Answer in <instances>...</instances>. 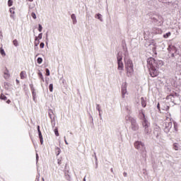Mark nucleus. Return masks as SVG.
<instances>
[{
	"label": "nucleus",
	"instance_id": "1",
	"mask_svg": "<svg viewBox=\"0 0 181 181\" xmlns=\"http://www.w3.org/2000/svg\"><path fill=\"white\" fill-rule=\"evenodd\" d=\"M163 66L162 60L155 59L150 57L147 59V66L149 70V74L152 77H156L159 75V69Z\"/></svg>",
	"mask_w": 181,
	"mask_h": 181
},
{
	"label": "nucleus",
	"instance_id": "2",
	"mask_svg": "<svg viewBox=\"0 0 181 181\" xmlns=\"http://www.w3.org/2000/svg\"><path fill=\"white\" fill-rule=\"evenodd\" d=\"M123 50L124 52V64L127 72V76L128 77H132V76L134 74V63L132 62V59L128 57V49L127 47L124 46Z\"/></svg>",
	"mask_w": 181,
	"mask_h": 181
},
{
	"label": "nucleus",
	"instance_id": "3",
	"mask_svg": "<svg viewBox=\"0 0 181 181\" xmlns=\"http://www.w3.org/2000/svg\"><path fill=\"white\" fill-rule=\"evenodd\" d=\"M173 126L174 127L173 128L172 122H165L163 124L164 132H165V134H169V132H172L173 129H175V131H177V123L174 122Z\"/></svg>",
	"mask_w": 181,
	"mask_h": 181
},
{
	"label": "nucleus",
	"instance_id": "4",
	"mask_svg": "<svg viewBox=\"0 0 181 181\" xmlns=\"http://www.w3.org/2000/svg\"><path fill=\"white\" fill-rule=\"evenodd\" d=\"M134 148H136L138 151H140L144 155H146V147L145 146V144L141 141H136L134 142Z\"/></svg>",
	"mask_w": 181,
	"mask_h": 181
},
{
	"label": "nucleus",
	"instance_id": "5",
	"mask_svg": "<svg viewBox=\"0 0 181 181\" xmlns=\"http://www.w3.org/2000/svg\"><path fill=\"white\" fill-rule=\"evenodd\" d=\"M117 70H119V74L122 73V71L124 70V63H122V52H118L117 55Z\"/></svg>",
	"mask_w": 181,
	"mask_h": 181
},
{
	"label": "nucleus",
	"instance_id": "6",
	"mask_svg": "<svg viewBox=\"0 0 181 181\" xmlns=\"http://www.w3.org/2000/svg\"><path fill=\"white\" fill-rule=\"evenodd\" d=\"M142 127L144 128V134L147 136H149V135L152 134V129H151V123L149 122H147V123H144L142 124Z\"/></svg>",
	"mask_w": 181,
	"mask_h": 181
},
{
	"label": "nucleus",
	"instance_id": "7",
	"mask_svg": "<svg viewBox=\"0 0 181 181\" xmlns=\"http://www.w3.org/2000/svg\"><path fill=\"white\" fill-rule=\"evenodd\" d=\"M139 119L141 120V124H145V123H147V122H149V121H148V119H146V117L145 116V113H144V111L143 110H140L139 112Z\"/></svg>",
	"mask_w": 181,
	"mask_h": 181
},
{
	"label": "nucleus",
	"instance_id": "8",
	"mask_svg": "<svg viewBox=\"0 0 181 181\" xmlns=\"http://www.w3.org/2000/svg\"><path fill=\"white\" fill-rule=\"evenodd\" d=\"M159 2L164 4L165 6L169 8V6H173L175 4V0H158Z\"/></svg>",
	"mask_w": 181,
	"mask_h": 181
},
{
	"label": "nucleus",
	"instance_id": "9",
	"mask_svg": "<svg viewBox=\"0 0 181 181\" xmlns=\"http://www.w3.org/2000/svg\"><path fill=\"white\" fill-rule=\"evenodd\" d=\"M168 50L171 54L172 57H175V53H177V49L174 45H169Z\"/></svg>",
	"mask_w": 181,
	"mask_h": 181
},
{
	"label": "nucleus",
	"instance_id": "10",
	"mask_svg": "<svg viewBox=\"0 0 181 181\" xmlns=\"http://www.w3.org/2000/svg\"><path fill=\"white\" fill-rule=\"evenodd\" d=\"M162 130L160 129V127L158 125H156L154 127V130H153V135L156 136V137L158 139L160 136V132Z\"/></svg>",
	"mask_w": 181,
	"mask_h": 181
},
{
	"label": "nucleus",
	"instance_id": "11",
	"mask_svg": "<svg viewBox=\"0 0 181 181\" xmlns=\"http://www.w3.org/2000/svg\"><path fill=\"white\" fill-rule=\"evenodd\" d=\"M131 129L132 131L136 132L138 129H139V124L136 123V119L134 120H132V122L131 123Z\"/></svg>",
	"mask_w": 181,
	"mask_h": 181
},
{
	"label": "nucleus",
	"instance_id": "12",
	"mask_svg": "<svg viewBox=\"0 0 181 181\" xmlns=\"http://www.w3.org/2000/svg\"><path fill=\"white\" fill-rule=\"evenodd\" d=\"M125 94H128V91L127 90V83H124L122 86V98H125Z\"/></svg>",
	"mask_w": 181,
	"mask_h": 181
},
{
	"label": "nucleus",
	"instance_id": "13",
	"mask_svg": "<svg viewBox=\"0 0 181 181\" xmlns=\"http://www.w3.org/2000/svg\"><path fill=\"white\" fill-rule=\"evenodd\" d=\"M175 98H176V95H169L166 97V100L170 101L173 104H175Z\"/></svg>",
	"mask_w": 181,
	"mask_h": 181
},
{
	"label": "nucleus",
	"instance_id": "14",
	"mask_svg": "<svg viewBox=\"0 0 181 181\" xmlns=\"http://www.w3.org/2000/svg\"><path fill=\"white\" fill-rule=\"evenodd\" d=\"M161 110L163 111H169V105L165 103L163 104L161 106Z\"/></svg>",
	"mask_w": 181,
	"mask_h": 181
},
{
	"label": "nucleus",
	"instance_id": "15",
	"mask_svg": "<svg viewBox=\"0 0 181 181\" xmlns=\"http://www.w3.org/2000/svg\"><path fill=\"white\" fill-rule=\"evenodd\" d=\"M71 18L72 19L73 24L76 25V23H77V18L76 17V14H71Z\"/></svg>",
	"mask_w": 181,
	"mask_h": 181
},
{
	"label": "nucleus",
	"instance_id": "16",
	"mask_svg": "<svg viewBox=\"0 0 181 181\" xmlns=\"http://www.w3.org/2000/svg\"><path fill=\"white\" fill-rule=\"evenodd\" d=\"M125 119H126V121H129V122L132 123V121H134V119H136L131 117V115H127V116H126Z\"/></svg>",
	"mask_w": 181,
	"mask_h": 181
},
{
	"label": "nucleus",
	"instance_id": "17",
	"mask_svg": "<svg viewBox=\"0 0 181 181\" xmlns=\"http://www.w3.org/2000/svg\"><path fill=\"white\" fill-rule=\"evenodd\" d=\"M20 77L21 80H24V78H26V71H21L20 74Z\"/></svg>",
	"mask_w": 181,
	"mask_h": 181
},
{
	"label": "nucleus",
	"instance_id": "18",
	"mask_svg": "<svg viewBox=\"0 0 181 181\" xmlns=\"http://www.w3.org/2000/svg\"><path fill=\"white\" fill-rule=\"evenodd\" d=\"M141 103L142 107H146V100H145V98L144 97L141 98Z\"/></svg>",
	"mask_w": 181,
	"mask_h": 181
},
{
	"label": "nucleus",
	"instance_id": "19",
	"mask_svg": "<svg viewBox=\"0 0 181 181\" xmlns=\"http://www.w3.org/2000/svg\"><path fill=\"white\" fill-rule=\"evenodd\" d=\"M38 136L40 138L41 145H43V136H42V132H38Z\"/></svg>",
	"mask_w": 181,
	"mask_h": 181
},
{
	"label": "nucleus",
	"instance_id": "20",
	"mask_svg": "<svg viewBox=\"0 0 181 181\" xmlns=\"http://www.w3.org/2000/svg\"><path fill=\"white\" fill-rule=\"evenodd\" d=\"M61 152H62V150L60 149V148H59V147L55 148V153H56L57 156H59V155H60Z\"/></svg>",
	"mask_w": 181,
	"mask_h": 181
},
{
	"label": "nucleus",
	"instance_id": "21",
	"mask_svg": "<svg viewBox=\"0 0 181 181\" xmlns=\"http://www.w3.org/2000/svg\"><path fill=\"white\" fill-rule=\"evenodd\" d=\"M95 18H96L97 19H99L100 22H103V16L100 13L96 14Z\"/></svg>",
	"mask_w": 181,
	"mask_h": 181
},
{
	"label": "nucleus",
	"instance_id": "22",
	"mask_svg": "<svg viewBox=\"0 0 181 181\" xmlns=\"http://www.w3.org/2000/svg\"><path fill=\"white\" fill-rule=\"evenodd\" d=\"M4 78H9V71L8 69L4 71Z\"/></svg>",
	"mask_w": 181,
	"mask_h": 181
},
{
	"label": "nucleus",
	"instance_id": "23",
	"mask_svg": "<svg viewBox=\"0 0 181 181\" xmlns=\"http://www.w3.org/2000/svg\"><path fill=\"white\" fill-rule=\"evenodd\" d=\"M51 124L52 128H54V127H56V119L54 117H53V119H51Z\"/></svg>",
	"mask_w": 181,
	"mask_h": 181
},
{
	"label": "nucleus",
	"instance_id": "24",
	"mask_svg": "<svg viewBox=\"0 0 181 181\" xmlns=\"http://www.w3.org/2000/svg\"><path fill=\"white\" fill-rule=\"evenodd\" d=\"M65 178L66 179V180H71V177L70 176V175H69V172H65Z\"/></svg>",
	"mask_w": 181,
	"mask_h": 181
},
{
	"label": "nucleus",
	"instance_id": "25",
	"mask_svg": "<svg viewBox=\"0 0 181 181\" xmlns=\"http://www.w3.org/2000/svg\"><path fill=\"white\" fill-rule=\"evenodd\" d=\"M49 117L50 119H53V118H54V117H53V110H49Z\"/></svg>",
	"mask_w": 181,
	"mask_h": 181
},
{
	"label": "nucleus",
	"instance_id": "26",
	"mask_svg": "<svg viewBox=\"0 0 181 181\" xmlns=\"http://www.w3.org/2000/svg\"><path fill=\"white\" fill-rule=\"evenodd\" d=\"M39 43H40V42L37 41V37H35V46L36 47H37V46H39Z\"/></svg>",
	"mask_w": 181,
	"mask_h": 181
},
{
	"label": "nucleus",
	"instance_id": "27",
	"mask_svg": "<svg viewBox=\"0 0 181 181\" xmlns=\"http://www.w3.org/2000/svg\"><path fill=\"white\" fill-rule=\"evenodd\" d=\"M42 62H43V59H42V57H38L37 59V63H38V64H42Z\"/></svg>",
	"mask_w": 181,
	"mask_h": 181
},
{
	"label": "nucleus",
	"instance_id": "28",
	"mask_svg": "<svg viewBox=\"0 0 181 181\" xmlns=\"http://www.w3.org/2000/svg\"><path fill=\"white\" fill-rule=\"evenodd\" d=\"M1 100H4V101H6V100H8V98H6V96H5V95L1 94L0 96Z\"/></svg>",
	"mask_w": 181,
	"mask_h": 181
},
{
	"label": "nucleus",
	"instance_id": "29",
	"mask_svg": "<svg viewBox=\"0 0 181 181\" xmlns=\"http://www.w3.org/2000/svg\"><path fill=\"white\" fill-rule=\"evenodd\" d=\"M13 43L14 46H16V47H18V46H19V43L18 42V40H14L13 41Z\"/></svg>",
	"mask_w": 181,
	"mask_h": 181
},
{
	"label": "nucleus",
	"instance_id": "30",
	"mask_svg": "<svg viewBox=\"0 0 181 181\" xmlns=\"http://www.w3.org/2000/svg\"><path fill=\"white\" fill-rule=\"evenodd\" d=\"M169 36H170V32H168L163 35V37H165V39H168V37H169Z\"/></svg>",
	"mask_w": 181,
	"mask_h": 181
},
{
	"label": "nucleus",
	"instance_id": "31",
	"mask_svg": "<svg viewBox=\"0 0 181 181\" xmlns=\"http://www.w3.org/2000/svg\"><path fill=\"white\" fill-rule=\"evenodd\" d=\"M38 75H39L40 78H41V80H42V81H45V78H43V74H42V72H39Z\"/></svg>",
	"mask_w": 181,
	"mask_h": 181
},
{
	"label": "nucleus",
	"instance_id": "32",
	"mask_svg": "<svg viewBox=\"0 0 181 181\" xmlns=\"http://www.w3.org/2000/svg\"><path fill=\"white\" fill-rule=\"evenodd\" d=\"M8 6H12V5H13V1L8 0Z\"/></svg>",
	"mask_w": 181,
	"mask_h": 181
},
{
	"label": "nucleus",
	"instance_id": "33",
	"mask_svg": "<svg viewBox=\"0 0 181 181\" xmlns=\"http://www.w3.org/2000/svg\"><path fill=\"white\" fill-rule=\"evenodd\" d=\"M49 91L51 93H52L53 92V83L49 84Z\"/></svg>",
	"mask_w": 181,
	"mask_h": 181
},
{
	"label": "nucleus",
	"instance_id": "34",
	"mask_svg": "<svg viewBox=\"0 0 181 181\" xmlns=\"http://www.w3.org/2000/svg\"><path fill=\"white\" fill-rule=\"evenodd\" d=\"M54 134L56 136H59V130H57V127L54 129Z\"/></svg>",
	"mask_w": 181,
	"mask_h": 181
},
{
	"label": "nucleus",
	"instance_id": "35",
	"mask_svg": "<svg viewBox=\"0 0 181 181\" xmlns=\"http://www.w3.org/2000/svg\"><path fill=\"white\" fill-rule=\"evenodd\" d=\"M96 110H98V112H101V108L100 107V105L96 104Z\"/></svg>",
	"mask_w": 181,
	"mask_h": 181
},
{
	"label": "nucleus",
	"instance_id": "36",
	"mask_svg": "<svg viewBox=\"0 0 181 181\" xmlns=\"http://www.w3.org/2000/svg\"><path fill=\"white\" fill-rule=\"evenodd\" d=\"M0 53L2 56H5V50H4L2 48L0 49Z\"/></svg>",
	"mask_w": 181,
	"mask_h": 181
},
{
	"label": "nucleus",
	"instance_id": "37",
	"mask_svg": "<svg viewBox=\"0 0 181 181\" xmlns=\"http://www.w3.org/2000/svg\"><path fill=\"white\" fill-rule=\"evenodd\" d=\"M174 149L175 151H179V147L177 146V144H174Z\"/></svg>",
	"mask_w": 181,
	"mask_h": 181
},
{
	"label": "nucleus",
	"instance_id": "38",
	"mask_svg": "<svg viewBox=\"0 0 181 181\" xmlns=\"http://www.w3.org/2000/svg\"><path fill=\"white\" fill-rule=\"evenodd\" d=\"M45 71H46V76H50V71L49 70V69H46Z\"/></svg>",
	"mask_w": 181,
	"mask_h": 181
},
{
	"label": "nucleus",
	"instance_id": "39",
	"mask_svg": "<svg viewBox=\"0 0 181 181\" xmlns=\"http://www.w3.org/2000/svg\"><path fill=\"white\" fill-rule=\"evenodd\" d=\"M42 29H43V27H42V25L39 24L38 25V30H39V32H42Z\"/></svg>",
	"mask_w": 181,
	"mask_h": 181
},
{
	"label": "nucleus",
	"instance_id": "40",
	"mask_svg": "<svg viewBox=\"0 0 181 181\" xmlns=\"http://www.w3.org/2000/svg\"><path fill=\"white\" fill-rule=\"evenodd\" d=\"M31 16H32V18H33V19H36V18H37L36 17V13H35L33 12L31 13Z\"/></svg>",
	"mask_w": 181,
	"mask_h": 181
},
{
	"label": "nucleus",
	"instance_id": "41",
	"mask_svg": "<svg viewBox=\"0 0 181 181\" xmlns=\"http://www.w3.org/2000/svg\"><path fill=\"white\" fill-rule=\"evenodd\" d=\"M40 47L41 49H43V47H45V43H44V42H41V43L40 44Z\"/></svg>",
	"mask_w": 181,
	"mask_h": 181
},
{
	"label": "nucleus",
	"instance_id": "42",
	"mask_svg": "<svg viewBox=\"0 0 181 181\" xmlns=\"http://www.w3.org/2000/svg\"><path fill=\"white\" fill-rule=\"evenodd\" d=\"M151 19H152V21H153L154 23L158 22V18H155V17H153Z\"/></svg>",
	"mask_w": 181,
	"mask_h": 181
},
{
	"label": "nucleus",
	"instance_id": "43",
	"mask_svg": "<svg viewBox=\"0 0 181 181\" xmlns=\"http://www.w3.org/2000/svg\"><path fill=\"white\" fill-rule=\"evenodd\" d=\"M10 13L15 14V11H13V8H10Z\"/></svg>",
	"mask_w": 181,
	"mask_h": 181
},
{
	"label": "nucleus",
	"instance_id": "44",
	"mask_svg": "<svg viewBox=\"0 0 181 181\" xmlns=\"http://www.w3.org/2000/svg\"><path fill=\"white\" fill-rule=\"evenodd\" d=\"M46 43L47 45V42H49V37H48V35H47V33H46Z\"/></svg>",
	"mask_w": 181,
	"mask_h": 181
},
{
	"label": "nucleus",
	"instance_id": "45",
	"mask_svg": "<svg viewBox=\"0 0 181 181\" xmlns=\"http://www.w3.org/2000/svg\"><path fill=\"white\" fill-rule=\"evenodd\" d=\"M64 142L66 145H69V143L67 142V140L66 139V136H64Z\"/></svg>",
	"mask_w": 181,
	"mask_h": 181
},
{
	"label": "nucleus",
	"instance_id": "46",
	"mask_svg": "<svg viewBox=\"0 0 181 181\" xmlns=\"http://www.w3.org/2000/svg\"><path fill=\"white\" fill-rule=\"evenodd\" d=\"M42 36H43V34H42V33H40V34L38 35V37H39L40 39H42Z\"/></svg>",
	"mask_w": 181,
	"mask_h": 181
},
{
	"label": "nucleus",
	"instance_id": "47",
	"mask_svg": "<svg viewBox=\"0 0 181 181\" xmlns=\"http://www.w3.org/2000/svg\"><path fill=\"white\" fill-rule=\"evenodd\" d=\"M157 108L159 111H160V105L159 103L157 105Z\"/></svg>",
	"mask_w": 181,
	"mask_h": 181
},
{
	"label": "nucleus",
	"instance_id": "48",
	"mask_svg": "<svg viewBox=\"0 0 181 181\" xmlns=\"http://www.w3.org/2000/svg\"><path fill=\"white\" fill-rule=\"evenodd\" d=\"M32 94H33V97H36V92H32Z\"/></svg>",
	"mask_w": 181,
	"mask_h": 181
},
{
	"label": "nucleus",
	"instance_id": "49",
	"mask_svg": "<svg viewBox=\"0 0 181 181\" xmlns=\"http://www.w3.org/2000/svg\"><path fill=\"white\" fill-rule=\"evenodd\" d=\"M123 176H124V177H127V176H128V174L124 172V173H123Z\"/></svg>",
	"mask_w": 181,
	"mask_h": 181
},
{
	"label": "nucleus",
	"instance_id": "50",
	"mask_svg": "<svg viewBox=\"0 0 181 181\" xmlns=\"http://www.w3.org/2000/svg\"><path fill=\"white\" fill-rule=\"evenodd\" d=\"M36 160L37 162V160H39V155L37 153L36 154Z\"/></svg>",
	"mask_w": 181,
	"mask_h": 181
},
{
	"label": "nucleus",
	"instance_id": "51",
	"mask_svg": "<svg viewBox=\"0 0 181 181\" xmlns=\"http://www.w3.org/2000/svg\"><path fill=\"white\" fill-rule=\"evenodd\" d=\"M11 18H12L13 19V18H15V15L13 13H11L10 16Z\"/></svg>",
	"mask_w": 181,
	"mask_h": 181
},
{
	"label": "nucleus",
	"instance_id": "52",
	"mask_svg": "<svg viewBox=\"0 0 181 181\" xmlns=\"http://www.w3.org/2000/svg\"><path fill=\"white\" fill-rule=\"evenodd\" d=\"M37 132H40V126H37Z\"/></svg>",
	"mask_w": 181,
	"mask_h": 181
},
{
	"label": "nucleus",
	"instance_id": "53",
	"mask_svg": "<svg viewBox=\"0 0 181 181\" xmlns=\"http://www.w3.org/2000/svg\"><path fill=\"white\" fill-rule=\"evenodd\" d=\"M30 90H31L32 93H34L35 91V88H31Z\"/></svg>",
	"mask_w": 181,
	"mask_h": 181
},
{
	"label": "nucleus",
	"instance_id": "54",
	"mask_svg": "<svg viewBox=\"0 0 181 181\" xmlns=\"http://www.w3.org/2000/svg\"><path fill=\"white\" fill-rule=\"evenodd\" d=\"M58 165H62V160H60L59 159H58Z\"/></svg>",
	"mask_w": 181,
	"mask_h": 181
},
{
	"label": "nucleus",
	"instance_id": "55",
	"mask_svg": "<svg viewBox=\"0 0 181 181\" xmlns=\"http://www.w3.org/2000/svg\"><path fill=\"white\" fill-rule=\"evenodd\" d=\"M35 87H33V84H30V88H34Z\"/></svg>",
	"mask_w": 181,
	"mask_h": 181
},
{
	"label": "nucleus",
	"instance_id": "56",
	"mask_svg": "<svg viewBox=\"0 0 181 181\" xmlns=\"http://www.w3.org/2000/svg\"><path fill=\"white\" fill-rule=\"evenodd\" d=\"M6 103H7V104H11V100H8L6 101Z\"/></svg>",
	"mask_w": 181,
	"mask_h": 181
},
{
	"label": "nucleus",
	"instance_id": "57",
	"mask_svg": "<svg viewBox=\"0 0 181 181\" xmlns=\"http://www.w3.org/2000/svg\"><path fill=\"white\" fill-rule=\"evenodd\" d=\"M33 101H36V97H33Z\"/></svg>",
	"mask_w": 181,
	"mask_h": 181
},
{
	"label": "nucleus",
	"instance_id": "58",
	"mask_svg": "<svg viewBox=\"0 0 181 181\" xmlns=\"http://www.w3.org/2000/svg\"><path fill=\"white\" fill-rule=\"evenodd\" d=\"M16 81L17 83H19V80L16 79Z\"/></svg>",
	"mask_w": 181,
	"mask_h": 181
},
{
	"label": "nucleus",
	"instance_id": "59",
	"mask_svg": "<svg viewBox=\"0 0 181 181\" xmlns=\"http://www.w3.org/2000/svg\"><path fill=\"white\" fill-rule=\"evenodd\" d=\"M99 116L101 117V112H99Z\"/></svg>",
	"mask_w": 181,
	"mask_h": 181
},
{
	"label": "nucleus",
	"instance_id": "60",
	"mask_svg": "<svg viewBox=\"0 0 181 181\" xmlns=\"http://www.w3.org/2000/svg\"><path fill=\"white\" fill-rule=\"evenodd\" d=\"M95 160H97V156H95Z\"/></svg>",
	"mask_w": 181,
	"mask_h": 181
},
{
	"label": "nucleus",
	"instance_id": "61",
	"mask_svg": "<svg viewBox=\"0 0 181 181\" xmlns=\"http://www.w3.org/2000/svg\"><path fill=\"white\" fill-rule=\"evenodd\" d=\"M83 181H86V176H85L84 178H83Z\"/></svg>",
	"mask_w": 181,
	"mask_h": 181
},
{
	"label": "nucleus",
	"instance_id": "62",
	"mask_svg": "<svg viewBox=\"0 0 181 181\" xmlns=\"http://www.w3.org/2000/svg\"><path fill=\"white\" fill-rule=\"evenodd\" d=\"M42 181H45V178H42Z\"/></svg>",
	"mask_w": 181,
	"mask_h": 181
},
{
	"label": "nucleus",
	"instance_id": "63",
	"mask_svg": "<svg viewBox=\"0 0 181 181\" xmlns=\"http://www.w3.org/2000/svg\"><path fill=\"white\" fill-rule=\"evenodd\" d=\"M113 170H112V168L111 169V172H112Z\"/></svg>",
	"mask_w": 181,
	"mask_h": 181
},
{
	"label": "nucleus",
	"instance_id": "64",
	"mask_svg": "<svg viewBox=\"0 0 181 181\" xmlns=\"http://www.w3.org/2000/svg\"><path fill=\"white\" fill-rule=\"evenodd\" d=\"M70 134H71V135L73 133L70 132Z\"/></svg>",
	"mask_w": 181,
	"mask_h": 181
}]
</instances>
